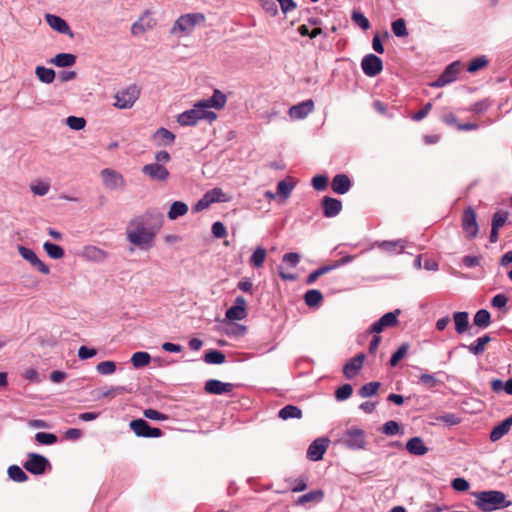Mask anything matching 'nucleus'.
<instances>
[{"label":"nucleus","mask_w":512,"mask_h":512,"mask_svg":"<svg viewBox=\"0 0 512 512\" xmlns=\"http://www.w3.org/2000/svg\"><path fill=\"white\" fill-rule=\"evenodd\" d=\"M392 31L397 37H405L408 35L405 21L400 18L392 23Z\"/></svg>","instance_id":"nucleus-53"},{"label":"nucleus","mask_w":512,"mask_h":512,"mask_svg":"<svg viewBox=\"0 0 512 512\" xmlns=\"http://www.w3.org/2000/svg\"><path fill=\"white\" fill-rule=\"evenodd\" d=\"M400 314V310H395L393 312H388L384 314L379 320L375 321L370 328L368 329V333L370 334H379L385 328L394 327L398 324L397 316Z\"/></svg>","instance_id":"nucleus-11"},{"label":"nucleus","mask_w":512,"mask_h":512,"mask_svg":"<svg viewBox=\"0 0 512 512\" xmlns=\"http://www.w3.org/2000/svg\"><path fill=\"white\" fill-rule=\"evenodd\" d=\"M406 241L403 239L381 241L377 246L387 253H402L406 247Z\"/></svg>","instance_id":"nucleus-27"},{"label":"nucleus","mask_w":512,"mask_h":512,"mask_svg":"<svg viewBox=\"0 0 512 512\" xmlns=\"http://www.w3.org/2000/svg\"><path fill=\"white\" fill-rule=\"evenodd\" d=\"M134 223H136V226L127 230L128 241L141 249L150 248L155 238V233L147 230L143 221H132L130 226L134 225Z\"/></svg>","instance_id":"nucleus-3"},{"label":"nucleus","mask_w":512,"mask_h":512,"mask_svg":"<svg viewBox=\"0 0 512 512\" xmlns=\"http://www.w3.org/2000/svg\"><path fill=\"white\" fill-rule=\"evenodd\" d=\"M508 218V213L503 211H498L493 215L491 227L500 229L506 222Z\"/></svg>","instance_id":"nucleus-58"},{"label":"nucleus","mask_w":512,"mask_h":512,"mask_svg":"<svg viewBox=\"0 0 512 512\" xmlns=\"http://www.w3.org/2000/svg\"><path fill=\"white\" fill-rule=\"evenodd\" d=\"M314 110V102L311 99L298 103L289 109V116L294 119H304Z\"/></svg>","instance_id":"nucleus-20"},{"label":"nucleus","mask_w":512,"mask_h":512,"mask_svg":"<svg viewBox=\"0 0 512 512\" xmlns=\"http://www.w3.org/2000/svg\"><path fill=\"white\" fill-rule=\"evenodd\" d=\"M45 19L47 24L58 33L68 35L69 37L73 38L74 34L68 25V23L61 18L60 16L54 15V14H46Z\"/></svg>","instance_id":"nucleus-18"},{"label":"nucleus","mask_w":512,"mask_h":512,"mask_svg":"<svg viewBox=\"0 0 512 512\" xmlns=\"http://www.w3.org/2000/svg\"><path fill=\"white\" fill-rule=\"evenodd\" d=\"M128 390L125 386H111L110 388L103 390H100L99 398H108V397H115L117 394H124L127 393Z\"/></svg>","instance_id":"nucleus-51"},{"label":"nucleus","mask_w":512,"mask_h":512,"mask_svg":"<svg viewBox=\"0 0 512 512\" xmlns=\"http://www.w3.org/2000/svg\"><path fill=\"white\" fill-rule=\"evenodd\" d=\"M351 19L357 26H359L364 31L370 28V22L368 18L360 11L354 10L351 14Z\"/></svg>","instance_id":"nucleus-48"},{"label":"nucleus","mask_w":512,"mask_h":512,"mask_svg":"<svg viewBox=\"0 0 512 512\" xmlns=\"http://www.w3.org/2000/svg\"><path fill=\"white\" fill-rule=\"evenodd\" d=\"M8 476L11 480L17 483H23L28 480L27 474L18 465H11L8 467Z\"/></svg>","instance_id":"nucleus-40"},{"label":"nucleus","mask_w":512,"mask_h":512,"mask_svg":"<svg viewBox=\"0 0 512 512\" xmlns=\"http://www.w3.org/2000/svg\"><path fill=\"white\" fill-rule=\"evenodd\" d=\"M77 57L71 53H59L49 60L50 63L57 67H70L76 63Z\"/></svg>","instance_id":"nucleus-31"},{"label":"nucleus","mask_w":512,"mask_h":512,"mask_svg":"<svg viewBox=\"0 0 512 512\" xmlns=\"http://www.w3.org/2000/svg\"><path fill=\"white\" fill-rule=\"evenodd\" d=\"M304 300L309 307H315L321 303L323 295L319 290L311 289L305 293Z\"/></svg>","instance_id":"nucleus-42"},{"label":"nucleus","mask_w":512,"mask_h":512,"mask_svg":"<svg viewBox=\"0 0 512 512\" xmlns=\"http://www.w3.org/2000/svg\"><path fill=\"white\" fill-rule=\"evenodd\" d=\"M267 251L265 248L258 246L249 258V264L254 268H261L266 260Z\"/></svg>","instance_id":"nucleus-34"},{"label":"nucleus","mask_w":512,"mask_h":512,"mask_svg":"<svg viewBox=\"0 0 512 512\" xmlns=\"http://www.w3.org/2000/svg\"><path fill=\"white\" fill-rule=\"evenodd\" d=\"M380 385L381 384L376 381L366 383L359 389V395L363 398L371 397L377 393Z\"/></svg>","instance_id":"nucleus-47"},{"label":"nucleus","mask_w":512,"mask_h":512,"mask_svg":"<svg viewBox=\"0 0 512 512\" xmlns=\"http://www.w3.org/2000/svg\"><path fill=\"white\" fill-rule=\"evenodd\" d=\"M323 214L327 218L337 216L342 209V202L336 198L325 196L322 199Z\"/></svg>","instance_id":"nucleus-22"},{"label":"nucleus","mask_w":512,"mask_h":512,"mask_svg":"<svg viewBox=\"0 0 512 512\" xmlns=\"http://www.w3.org/2000/svg\"><path fill=\"white\" fill-rule=\"evenodd\" d=\"M83 256L90 261L103 262L108 258V253L96 246H86Z\"/></svg>","instance_id":"nucleus-29"},{"label":"nucleus","mask_w":512,"mask_h":512,"mask_svg":"<svg viewBox=\"0 0 512 512\" xmlns=\"http://www.w3.org/2000/svg\"><path fill=\"white\" fill-rule=\"evenodd\" d=\"M331 187L336 194H345L351 188V181L345 174H337L332 179Z\"/></svg>","instance_id":"nucleus-25"},{"label":"nucleus","mask_w":512,"mask_h":512,"mask_svg":"<svg viewBox=\"0 0 512 512\" xmlns=\"http://www.w3.org/2000/svg\"><path fill=\"white\" fill-rule=\"evenodd\" d=\"M175 138V134L164 127L158 128L152 135V139L158 147H168L173 145Z\"/></svg>","instance_id":"nucleus-21"},{"label":"nucleus","mask_w":512,"mask_h":512,"mask_svg":"<svg viewBox=\"0 0 512 512\" xmlns=\"http://www.w3.org/2000/svg\"><path fill=\"white\" fill-rule=\"evenodd\" d=\"M204 361L208 364H222L224 363V353L210 349L205 353Z\"/></svg>","instance_id":"nucleus-45"},{"label":"nucleus","mask_w":512,"mask_h":512,"mask_svg":"<svg viewBox=\"0 0 512 512\" xmlns=\"http://www.w3.org/2000/svg\"><path fill=\"white\" fill-rule=\"evenodd\" d=\"M224 106V93L219 89H215L213 95L205 100L196 102L193 108L186 110L177 116V122L181 126H193L199 120H207L212 122L217 118L215 112L211 108L220 109Z\"/></svg>","instance_id":"nucleus-1"},{"label":"nucleus","mask_w":512,"mask_h":512,"mask_svg":"<svg viewBox=\"0 0 512 512\" xmlns=\"http://www.w3.org/2000/svg\"><path fill=\"white\" fill-rule=\"evenodd\" d=\"M140 88L136 84H132L129 87L118 91L115 94L114 106L118 109H129L138 100L140 96Z\"/></svg>","instance_id":"nucleus-7"},{"label":"nucleus","mask_w":512,"mask_h":512,"mask_svg":"<svg viewBox=\"0 0 512 512\" xmlns=\"http://www.w3.org/2000/svg\"><path fill=\"white\" fill-rule=\"evenodd\" d=\"M96 370L101 375H111L116 371V363L110 360L100 362Z\"/></svg>","instance_id":"nucleus-52"},{"label":"nucleus","mask_w":512,"mask_h":512,"mask_svg":"<svg viewBox=\"0 0 512 512\" xmlns=\"http://www.w3.org/2000/svg\"><path fill=\"white\" fill-rule=\"evenodd\" d=\"M476 212L472 207H467L462 215V228L469 239L477 236L479 227Z\"/></svg>","instance_id":"nucleus-10"},{"label":"nucleus","mask_w":512,"mask_h":512,"mask_svg":"<svg viewBox=\"0 0 512 512\" xmlns=\"http://www.w3.org/2000/svg\"><path fill=\"white\" fill-rule=\"evenodd\" d=\"M246 326L234 321H226V336L239 337L246 333Z\"/></svg>","instance_id":"nucleus-43"},{"label":"nucleus","mask_w":512,"mask_h":512,"mask_svg":"<svg viewBox=\"0 0 512 512\" xmlns=\"http://www.w3.org/2000/svg\"><path fill=\"white\" fill-rule=\"evenodd\" d=\"M333 270V267L331 265H325V266H322L316 270H314L313 272H311L307 279H306V283L308 285H311L313 284L320 276L324 275V274H327L329 273L330 271Z\"/></svg>","instance_id":"nucleus-50"},{"label":"nucleus","mask_w":512,"mask_h":512,"mask_svg":"<svg viewBox=\"0 0 512 512\" xmlns=\"http://www.w3.org/2000/svg\"><path fill=\"white\" fill-rule=\"evenodd\" d=\"M419 381L421 384L428 388L436 387L438 381L433 374L423 373L419 376Z\"/></svg>","instance_id":"nucleus-64"},{"label":"nucleus","mask_w":512,"mask_h":512,"mask_svg":"<svg viewBox=\"0 0 512 512\" xmlns=\"http://www.w3.org/2000/svg\"><path fill=\"white\" fill-rule=\"evenodd\" d=\"M324 498V491L321 489L309 491L298 497L296 504L299 506L305 505L308 502H321Z\"/></svg>","instance_id":"nucleus-32"},{"label":"nucleus","mask_w":512,"mask_h":512,"mask_svg":"<svg viewBox=\"0 0 512 512\" xmlns=\"http://www.w3.org/2000/svg\"><path fill=\"white\" fill-rule=\"evenodd\" d=\"M131 363L134 368L139 369L147 366L151 361V356L148 352L138 351L131 357Z\"/></svg>","instance_id":"nucleus-37"},{"label":"nucleus","mask_w":512,"mask_h":512,"mask_svg":"<svg viewBox=\"0 0 512 512\" xmlns=\"http://www.w3.org/2000/svg\"><path fill=\"white\" fill-rule=\"evenodd\" d=\"M405 447L411 455L415 456H423L428 452V447L425 445L423 439L418 436L409 439Z\"/></svg>","instance_id":"nucleus-23"},{"label":"nucleus","mask_w":512,"mask_h":512,"mask_svg":"<svg viewBox=\"0 0 512 512\" xmlns=\"http://www.w3.org/2000/svg\"><path fill=\"white\" fill-rule=\"evenodd\" d=\"M278 416L283 420L288 419H300L302 417V411L295 405H286L280 409Z\"/></svg>","instance_id":"nucleus-35"},{"label":"nucleus","mask_w":512,"mask_h":512,"mask_svg":"<svg viewBox=\"0 0 512 512\" xmlns=\"http://www.w3.org/2000/svg\"><path fill=\"white\" fill-rule=\"evenodd\" d=\"M43 248L46 251L47 255L55 260L61 259L65 254L64 249L60 245L49 241L44 243Z\"/></svg>","instance_id":"nucleus-39"},{"label":"nucleus","mask_w":512,"mask_h":512,"mask_svg":"<svg viewBox=\"0 0 512 512\" xmlns=\"http://www.w3.org/2000/svg\"><path fill=\"white\" fill-rule=\"evenodd\" d=\"M410 345L408 343H402L398 349L392 354L390 358V366L395 367L398 362L404 358L409 350Z\"/></svg>","instance_id":"nucleus-46"},{"label":"nucleus","mask_w":512,"mask_h":512,"mask_svg":"<svg viewBox=\"0 0 512 512\" xmlns=\"http://www.w3.org/2000/svg\"><path fill=\"white\" fill-rule=\"evenodd\" d=\"M35 440L42 445H53L57 442L58 438L53 433L38 432L35 435Z\"/></svg>","instance_id":"nucleus-49"},{"label":"nucleus","mask_w":512,"mask_h":512,"mask_svg":"<svg viewBox=\"0 0 512 512\" xmlns=\"http://www.w3.org/2000/svg\"><path fill=\"white\" fill-rule=\"evenodd\" d=\"M156 25V19L150 10H146L131 26L132 35H140L151 30Z\"/></svg>","instance_id":"nucleus-14"},{"label":"nucleus","mask_w":512,"mask_h":512,"mask_svg":"<svg viewBox=\"0 0 512 512\" xmlns=\"http://www.w3.org/2000/svg\"><path fill=\"white\" fill-rule=\"evenodd\" d=\"M247 316V303L244 297L238 296L234 304L226 310V321L242 320Z\"/></svg>","instance_id":"nucleus-15"},{"label":"nucleus","mask_w":512,"mask_h":512,"mask_svg":"<svg viewBox=\"0 0 512 512\" xmlns=\"http://www.w3.org/2000/svg\"><path fill=\"white\" fill-rule=\"evenodd\" d=\"M338 442L345 448L354 451L365 450L368 443L366 432L357 426L347 428Z\"/></svg>","instance_id":"nucleus-4"},{"label":"nucleus","mask_w":512,"mask_h":512,"mask_svg":"<svg viewBox=\"0 0 512 512\" xmlns=\"http://www.w3.org/2000/svg\"><path fill=\"white\" fill-rule=\"evenodd\" d=\"M205 17L202 13H189L181 15L174 23L171 33L178 31L184 34H190L198 23L204 22Z\"/></svg>","instance_id":"nucleus-6"},{"label":"nucleus","mask_w":512,"mask_h":512,"mask_svg":"<svg viewBox=\"0 0 512 512\" xmlns=\"http://www.w3.org/2000/svg\"><path fill=\"white\" fill-rule=\"evenodd\" d=\"M365 358L366 356L363 353H359L355 357L351 358L343 367L344 376L347 379L354 378L362 369Z\"/></svg>","instance_id":"nucleus-19"},{"label":"nucleus","mask_w":512,"mask_h":512,"mask_svg":"<svg viewBox=\"0 0 512 512\" xmlns=\"http://www.w3.org/2000/svg\"><path fill=\"white\" fill-rule=\"evenodd\" d=\"M263 9L271 16H275L278 13V1L277 0H261Z\"/></svg>","instance_id":"nucleus-62"},{"label":"nucleus","mask_w":512,"mask_h":512,"mask_svg":"<svg viewBox=\"0 0 512 512\" xmlns=\"http://www.w3.org/2000/svg\"><path fill=\"white\" fill-rule=\"evenodd\" d=\"M492 340L489 334H485L482 337L477 338L474 342L469 345L461 344V347L467 348L468 351L475 355H481L486 349V345Z\"/></svg>","instance_id":"nucleus-24"},{"label":"nucleus","mask_w":512,"mask_h":512,"mask_svg":"<svg viewBox=\"0 0 512 512\" xmlns=\"http://www.w3.org/2000/svg\"><path fill=\"white\" fill-rule=\"evenodd\" d=\"M103 184L110 190L123 189L125 187L124 177L117 171L105 168L101 171Z\"/></svg>","instance_id":"nucleus-13"},{"label":"nucleus","mask_w":512,"mask_h":512,"mask_svg":"<svg viewBox=\"0 0 512 512\" xmlns=\"http://www.w3.org/2000/svg\"><path fill=\"white\" fill-rule=\"evenodd\" d=\"M461 71V64L460 62L456 61L451 64H449L445 70L442 72V74L433 82H431L429 85L431 87L440 88L444 87L447 84H450L454 82L457 79L458 74Z\"/></svg>","instance_id":"nucleus-8"},{"label":"nucleus","mask_w":512,"mask_h":512,"mask_svg":"<svg viewBox=\"0 0 512 512\" xmlns=\"http://www.w3.org/2000/svg\"><path fill=\"white\" fill-rule=\"evenodd\" d=\"M472 496L475 498L474 505L482 512H492L511 505L505 493L498 490L473 492Z\"/></svg>","instance_id":"nucleus-2"},{"label":"nucleus","mask_w":512,"mask_h":512,"mask_svg":"<svg viewBox=\"0 0 512 512\" xmlns=\"http://www.w3.org/2000/svg\"><path fill=\"white\" fill-rule=\"evenodd\" d=\"M23 468L33 475H43L50 471L52 466L48 458L38 453H28Z\"/></svg>","instance_id":"nucleus-5"},{"label":"nucleus","mask_w":512,"mask_h":512,"mask_svg":"<svg viewBox=\"0 0 512 512\" xmlns=\"http://www.w3.org/2000/svg\"><path fill=\"white\" fill-rule=\"evenodd\" d=\"M205 391L209 394L221 395L224 393V382L210 379L205 383Z\"/></svg>","instance_id":"nucleus-44"},{"label":"nucleus","mask_w":512,"mask_h":512,"mask_svg":"<svg viewBox=\"0 0 512 512\" xmlns=\"http://www.w3.org/2000/svg\"><path fill=\"white\" fill-rule=\"evenodd\" d=\"M453 321L455 330L459 335L464 334L469 328V314L465 311H457L453 313Z\"/></svg>","instance_id":"nucleus-28"},{"label":"nucleus","mask_w":512,"mask_h":512,"mask_svg":"<svg viewBox=\"0 0 512 512\" xmlns=\"http://www.w3.org/2000/svg\"><path fill=\"white\" fill-rule=\"evenodd\" d=\"M143 415L147 418V419H150V420H153V421H165V420H168L169 419V416L164 414V413H161L155 409H152V408H148V409H145L144 412H143Z\"/></svg>","instance_id":"nucleus-57"},{"label":"nucleus","mask_w":512,"mask_h":512,"mask_svg":"<svg viewBox=\"0 0 512 512\" xmlns=\"http://www.w3.org/2000/svg\"><path fill=\"white\" fill-rule=\"evenodd\" d=\"M451 486L455 491L465 492L470 488L469 482L465 478H455L451 482Z\"/></svg>","instance_id":"nucleus-61"},{"label":"nucleus","mask_w":512,"mask_h":512,"mask_svg":"<svg viewBox=\"0 0 512 512\" xmlns=\"http://www.w3.org/2000/svg\"><path fill=\"white\" fill-rule=\"evenodd\" d=\"M224 193L221 188H214L207 191L201 199H199L192 207V211L195 213L201 212L207 209L211 204L216 202H222Z\"/></svg>","instance_id":"nucleus-9"},{"label":"nucleus","mask_w":512,"mask_h":512,"mask_svg":"<svg viewBox=\"0 0 512 512\" xmlns=\"http://www.w3.org/2000/svg\"><path fill=\"white\" fill-rule=\"evenodd\" d=\"M17 249L22 258L28 261L30 264L38 257L32 249L23 245H19Z\"/></svg>","instance_id":"nucleus-60"},{"label":"nucleus","mask_w":512,"mask_h":512,"mask_svg":"<svg viewBox=\"0 0 512 512\" xmlns=\"http://www.w3.org/2000/svg\"><path fill=\"white\" fill-rule=\"evenodd\" d=\"M294 187L295 183L291 179L281 180L277 184V193L283 199H287L290 196Z\"/></svg>","instance_id":"nucleus-41"},{"label":"nucleus","mask_w":512,"mask_h":512,"mask_svg":"<svg viewBox=\"0 0 512 512\" xmlns=\"http://www.w3.org/2000/svg\"><path fill=\"white\" fill-rule=\"evenodd\" d=\"M488 65V59L485 56L474 58L468 65L467 70L470 73H474L481 68Z\"/></svg>","instance_id":"nucleus-54"},{"label":"nucleus","mask_w":512,"mask_h":512,"mask_svg":"<svg viewBox=\"0 0 512 512\" xmlns=\"http://www.w3.org/2000/svg\"><path fill=\"white\" fill-rule=\"evenodd\" d=\"M150 426L151 425L142 418L134 419L129 423V427L135 435L143 438L148 437Z\"/></svg>","instance_id":"nucleus-30"},{"label":"nucleus","mask_w":512,"mask_h":512,"mask_svg":"<svg viewBox=\"0 0 512 512\" xmlns=\"http://www.w3.org/2000/svg\"><path fill=\"white\" fill-rule=\"evenodd\" d=\"M188 212V205L182 201H174L167 213L170 220H175L178 217L184 216Z\"/></svg>","instance_id":"nucleus-33"},{"label":"nucleus","mask_w":512,"mask_h":512,"mask_svg":"<svg viewBox=\"0 0 512 512\" xmlns=\"http://www.w3.org/2000/svg\"><path fill=\"white\" fill-rule=\"evenodd\" d=\"M329 442L327 438L315 439L307 449V458L311 461L321 460L329 446Z\"/></svg>","instance_id":"nucleus-16"},{"label":"nucleus","mask_w":512,"mask_h":512,"mask_svg":"<svg viewBox=\"0 0 512 512\" xmlns=\"http://www.w3.org/2000/svg\"><path fill=\"white\" fill-rule=\"evenodd\" d=\"M512 426V415L496 425L490 432V440L495 442L506 435Z\"/></svg>","instance_id":"nucleus-26"},{"label":"nucleus","mask_w":512,"mask_h":512,"mask_svg":"<svg viewBox=\"0 0 512 512\" xmlns=\"http://www.w3.org/2000/svg\"><path fill=\"white\" fill-rule=\"evenodd\" d=\"M328 184V178L324 175L314 176L312 179V186L317 191H323L326 189Z\"/></svg>","instance_id":"nucleus-63"},{"label":"nucleus","mask_w":512,"mask_h":512,"mask_svg":"<svg viewBox=\"0 0 512 512\" xmlns=\"http://www.w3.org/2000/svg\"><path fill=\"white\" fill-rule=\"evenodd\" d=\"M473 323L479 328H487L491 324V314L486 309L478 310L473 318Z\"/></svg>","instance_id":"nucleus-36"},{"label":"nucleus","mask_w":512,"mask_h":512,"mask_svg":"<svg viewBox=\"0 0 512 512\" xmlns=\"http://www.w3.org/2000/svg\"><path fill=\"white\" fill-rule=\"evenodd\" d=\"M400 430V426L396 421L390 420L387 421L382 426V433L388 436L396 435Z\"/></svg>","instance_id":"nucleus-59"},{"label":"nucleus","mask_w":512,"mask_h":512,"mask_svg":"<svg viewBox=\"0 0 512 512\" xmlns=\"http://www.w3.org/2000/svg\"><path fill=\"white\" fill-rule=\"evenodd\" d=\"M361 68L366 76L375 77L382 71L383 62L378 56L367 54L361 61Z\"/></svg>","instance_id":"nucleus-12"},{"label":"nucleus","mask_w":512,"mask_h":512,"mask_svg":"<svg viewBox=\"0 0 512 512\" xmlns=\"http://www.w3.org/2000/svg\"><path fill=\"white\" fill-rule=\"evenodd\" d=\"M353 393V388L350 384H344L335 391V398L338 401H344L348 399Z\"/></svg>","instance_id":"nucleus-55"},{"label":"nucleus","mask_w":512,"mask_h":512,"mask_svg":"<svg viewBox=\"0 0 512 512\" xmlns=\"http://www.w3.org/2000/svg\"><path fill=\"white\" fill-rule=\"evenodd\" d=\"M66 124L73 130H81L86 125V120L83 117L69 116L66 119Z\"/></svg>","instance_id":"nucleus-56"},{"label":"nucleus","mask_w":512,"mask_h":512,"mask_svg":"<svg viewBox=\"0 0 512 512\" xmlns=\"http://www.w3.org/2000/svg\"><path fill=\"white\" fill-rule=\"evenodd\" d=\"M35 74L38 79L45 84H50L55 79V71L44 66H37L35 69Z\"/></svg>","instance_id":"nucleus-38"},{"label":"nucleus","mask_w":512,"mask_h":512,"mask_svg":"<svg viewBox=\"0 0 512 512\" xmlns=\"http://www.w3.org/2000/svg\"><path fill=\"white\" fill-rule=\"evenodd\" d=\"M142 173L151 179L166 181L169 178V171L162 164L151 163L142 167Z\"/></svg>","instance_id":"nucleus-17"}]
</instances>
